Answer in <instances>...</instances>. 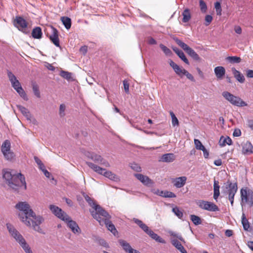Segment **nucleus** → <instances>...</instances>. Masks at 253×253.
<instances>
[{
	"label": "nucleus",
	"mask_w": 253,
	"mask_h": 253,
	"mask_svg": "<svg viewBox=\"0 0 253 253\" xmlns=\"http://www.w3.org/2000/svg\"><path fill=\"white\" fill-rule=\"evenodd\" d=\"M15 208L18 210V216L23 223L27 226L33 227L35 231L42 233L39 225L44 219L40 216H37L27 202H19L15 205Z\"/></svg>",
	"instance_id": "obj_1"
},
{
	"label": "nucleus",
	"mask_w": 253,
	"mask_h": 253,
	"mask_svg": "<svg viewBox=\"0 0 253 253\" xmlns=\"http://www.w3.org/2000/svg\"><path fill=\"white\" fill-rule=\"evenodd\" d=\"M3 178L9 187L15 191L22 187L24 190L27 188L25 177L21 173H15L12 170L4 169Z\"/></svg>",
	"instance_id": "obj_2"
},
{
	"label": "nucleus",
	"mask_w": 253,
	"mask_h": 253,
	"mask_svg": "<svg viewBox=\"0 0 253 253\" xmlns=\"http://www.w3.org/2000/svg\"><path fill=\"white\" fill-rule=\"evenodd\" d=\"M49 209L56 216L67 222L68 226L74 233H81V230L77 223L72 220L71 217L61 209L55 205H51L49 206Z\"/></svg>",
	"instance_id": "obj_3"
},
{
	"label": "nucleus",
	"mask_w": 253,
	"mask_h": 253,
	"mask_svg": "<svg viewBox=\"0 0 253 253\" xmlns=\"http://www.w3.org/2000/svg\"><path fill=\"white\" fill-rule=\"evenodd\" d=\"M93 213V217L98 221L100 225H105L108 230L114 235L117 232L115 226L110 220V215L105 210L102 211L99 214H96V212Z\"/></svg>",
	"instance_id": "obj_4"
},
{
	"label": "nucleus",
	"mask_w": 253,
	"mask_h": 253,
	"mask_svg": "<svg viewBox=\"0 0 253 253\" xmlns=\"http://www.w3.org/2000/svg\"><path fill=\"white\" fill-rule=\"evenodd\" d=\"M86 165L94 171L96 173L104 175L105 177L114 181H117L119 178L117 175L113 173L111 171L107 170L91 162H86Z\"/></svg>",
	"instance_id": "obj_5"
},
{
	"label": "nucleus",
	"mask_w": 253,
	"mask_h": 253,
	"mask_svg": "<svg viewBox=\"0 0 253 253\" xmlns=\"http://www.w3.org/2000/svg\"><path fill=\"white\" fill-rule=\"evenodd\" d=\"M242 206L246 204L250 207L253 206V190L248 188H242L240 190Z\"/></svg>",
	"instance_id": "obj_6"
},
{
	"label": "nucleus",
	"mask_w": 253,
	"mask_h": 253,
	"mask_svg": "<svg viewBox=\"0 0 253 253\" xmlns=\"http://www.w3.org/2000/svg\"><path fill=\"white\" fill-rule=\"evenodd\" d=\"M222 96L233 105L239 107L247 106V104L241 98L238 96H235L228 91L223 92Z\"/></svg>",
	"instance_id": "obj_7"
},
{
	"label": "nucleus",
	"mask_w": 253,
	"mask_h": 253,
	"mask_svg": "<svg viewBox=\"0 0 253 253\" xmlns=\"http://www.w3.org/2000/svg\"><path fill=\"white\" fill-rule=\"evenodd\" d=\"M175 42L182 48L189 56L196 61H200L201 58L198 54L188 45L177 38H173Z\"/></svg>",
	"instance_id": "obj_8"
},
{
	"label": "nucleus",
	"mask_w": 253,
	"mask_h": 253,
	"mask_svg": "<svg viewBox=\"0 0 253 253\" xmlns=\"http://www.w3.org/2000/svg\"><path fill=\"white\" fill-rule=\"evenodd\" d=\"M196 203L197 205L202 210L210 211H219L218 206L212 202L199 200H197Z\"/></svg>",
	"instance_id": "obj_9"
},
{
	"label": "nucleus",
	"mask_w": 253,
	"mask_h": 253,
	"mask_svg": "<svg viewBox=\"0 0 253 253\" xmlns=\"http://www.w3.org/2000/svg\"><path fill=\"white\" fill-rule=\"evenodd\" d=\"M7 230L10 235L15 240L19 243L25 239L23 236L15 228V227L9 223L6 224Z\"/></svg>",
	"instance_id": "obj_10"
},
{
	"label": "nucleus",
	"mask_w": 253,
	"mask_h": 253,
	"mask_svg": "<svg viewBox=\"0 0 253 253\" xmlns=\"http://www.w3.org/2000/svg\"><path fill=\"white\" fill-rule=\"evenodd\" d=\"M13 25L19 31L24 32L28 27V22L22 17L18 16L14 19Z\"/></svg>",
	"instance_id": "obj_11"
},
{
	"label": "nucleus",
	"mask_w": 253,
	"mask_h": 253,
	"mask_svg": "<svg viewBox=\"0 0 253 253\" xmlns=\"http://www.w3.org/2000/svg\"><path fill=\"white\" fill-rule=\"evenodd\" d=\"M229 189H228V199L230 201L232 206H233L234 196L238 190L237 183H232L230 182L228 184Z\"/></svg>",
	"instance_id": "obj_12"
},
{
	"label": "nucleus",
	"mask_w": 253,
	"mask_h": 253,
	"mask_svg": "<svg viewBox=\"0 0 253 253\" xmlns=\"http://www.w3.org/2000/svg\"><path fill=\"white\" fill-rule=\"evenodd\" d=\"M84 199L89 204V205L92 208L93 210L90 211L91 214L93 216V212H96V214H99L102 212V211H104L101 207L99 205H97L89 196L86 195L84 196Z\"/></svg>",
	"instance_id": "obj_13"
},
{
	"label": "nucleus",
	"mask_w": 253,
	"mask_h": 253,
	"mask_svg": "<svg viewBox=\"0 0 253 253\" xmlns=\"http://www.w3.org/2000/svg\"><path fill=\"white\" fill-rule=\"evenodd\" d=\"M90 159L95 163L101 164L105 167H110V165L109 163L104 160L100 155L97 154H92Z\"/></svg>",
	"instance_id": "obj_14"
},
{
	"label": "nucleus",
	"mask_w": 253,
	"mask_h": 253,
	"mask_svg": "<svg viewBox=\"0 0 253 253\" xmlns=\"http://www.w3.org/2000/svg\"><path fill=\"white\" fill-rule=\"evenodd\" d=\"M49 39L55 46L60 47L58 32L56 29L53 27L51 28V34L49 36Z\"/></svg>",
	"instance_id": "obj_15"
},
{
	"label": "nucleus",
	"mask_w": 253,
	"mask_h": 253,
	"mask_svg": "<svg viewBox=\"0 0 253 253\" xmlns=\"http://www.w3.org/2000/svg\"><path fill=\"white\" fill-rule=\"evenodd\" d=\"M134 176L137 179L145 185H148L152 183L151 179H150L147 176L144 175L140 173L135 174Z\"/></svg>",
	"instance_id": "obj_16"
},
{
	"label": "nucleus",
	"mask_w": 253,
	"mask_h": 253,
	"mask_svg": "<svg viewBox=\"0 0 253 253\" xmlns=\"http://www.w3.org/2000/svg\"><path fill=\"white\" fill-rule=\"evenodd\" d=\"M187 177L186 176H181L175 178L173 181L174 186L176 188H181L186 183Z\"/></svg>",
	"instance_id": "obj_17"
},
{
	"label": "nucleus",
	"mask_w": 253,
	"mask_h": 253,
	"mask_svg": "<svg viewBox=\"0 0 253 253\" xmlns=\"http://www.w3.org/2000/svg\"><path fill=\"white\" fill-rule=\"evenodd\" d=\"M169 63L170 66L172 68L176 74L180 76H182L184 74L183 70H186L184 69L180 68L178 65L175 63L172 60H169Z\"/></svg>",
	"instance_id": "obj_18"
},
{
	"label": "nucleus",
	"mask_w": 253,
	"mask_h": 253,
	"mask_svg": "<svg viewBox=\"0 0 253 253\" xmlns=\"http://www.w3.org/2000/svg\"><path fill=\"white\" fill-rule=\"evenodd\" d=\"M215 75L217 79H223L225 74V69L222 66H217L214 69Z\"/></svg>",
	"instance_id": "obj_19"
},
{
	"label": "nucleus",
	"mask_w": 253,
	"mask_h": 253,
	"mask_svg": "<svg viewBox=\"0 0 253 253\" xmlns=\"http://www.w3.org/2000/svg\"><path fill=\"white\" fill-rule=\"evenodd\" d=\"M175 159V156L172 153H168L162 156L160 161L166 163L173 162Z\"/></svg>",
	"instance_id": "obj_20"
},
{
	"label": "nucleus",
	"mask_w": 253,
	"mask_h": 253,
	"mask_svg": "<svg viewBox=\"0 0 253 253\" xmlns=\"http://www.w3.org/2000/svg\"><path fill=\"white\" fill-rule=\"evenodd\" d=\"M156 194L160 196L165 198H175L176 195L172 192L167 190H157Z\"/></svg>",
	"instance_id": "obj_21"
},
{
	"label": "nucleus",
	"mask_w": 253,
	"mask_h": 253,
	"mask_svg": "<svg viewBox=\"0 0 253 253\" xmlns=\"http://www.w3.org/2000/svg\"><path fill=\"white\" fill-rule=\"evenodd\" d=\"M232 73L235 79L240 83H243L245 82V79L244 76L239 72L235 68H232Z\"/></svg>",
	"instance_id": "obj_22"
},
{
	"label": "nucleus",
	"mask_w": 253,
	"mask_h": 253,
	"mask_svg": "<svg viewBox=\"0 0 253 253\" xmlns=\"http://www.w3.org/2000/svg\"><path fill=\"white\" fill-rule=\"evenodd\" d=\"M242 151L244 154H252L253 153V146L251 142L247 141L244 143Z\"/></svg>",
	"instance_id": "obj_23"
},
{
	"label": "nucleus",
	"mask_w": 253,
	"mask_h": 253,
	"mask_svg": "<svg viewBox=\"0 0 253 253\" xmlns=\"http://www.w3.org/2000/svg\"><path fill=\"white\" fill-rule=\"evenodd\" d=\"M171 242L172 245L174 246L181 253H187L183 246L177 239H172Z\"/></svg>",
	"instance_id": "obj_24"
},
{
	"label": "nucleus",
	"mask_w": 253,
	"mask_h": 253,
	"mask_svg": "<svg viewBox=\"0 0 253 253\" xmlns=\"http://www.w3.org/2000/svg\"><path fill=\"white\" fill-rule=\"evenodd\" d=\"M173 50L183 62H184L187 65L189 64L188 60L182 51L176 47L173 48Z\"/></svg>",
	"instance_id": "obj_25"
},
{
	"label": "nucleus",
	"mask_w": 253,
	"mask_h": 253,
	"mask_svg": "<svg viewBox=\"0 0 253 253\" xmlns=\"http://www.w3.org/2000/svg\"><path fill=\"white\" fill-rule=\"evenodd\" d=\"M119 242L120 245L126 252L128 253H132V248L127 242L123 240H120Z\"/></svg>",
	"instance_id": "obj_26"
},
{
	"label": "nucleus",
	"mask_w": 253,
	"mask_h": 253,
	"mask_svg": "<svg viewBox=\"0 0 253 253\" xmlns=\"http://www.w3.org/2000/svg\"><path fill=\"white\" fill-rule=\"evenodd\" d=\"M219 182L218 181L214 180L213 183V199L215 200H217L218 196L220 194L219 192Z\"/></svg>",
	"instance_id": "obj_27"
},
{
	"label": "nucleus",
	"mask_w": 253,
	"mask_h": 253,
	"mask_svg": "<svg viewBox=\"0 0 253 253\" xmlns=\"http://www.w3.org/2000/svg\"><path fill=\"white\" fill-rule=\"evenodd\" d=\"M147 234L151 237V238L156 240L157 242L165 244L166 243L165 241L158 236L157 234L155 233L152 230H150Z\"/></svg>",
	"instance_id": "obj_28"
},
{
	"label": "nucleus",
	"mask_w": 253,
	"mask_h": 253,
	"mask_svg": "<svg viewBox=\"0 0 253 253\" xmlns=\"http://www.w3.org/2000/svg\"><path fill=\"white\" fill-rule=\"evenodd\" d=\"M42 29L39 27H37L34 28L32 32V37L34 39H40L42 38Z\"/></svg>",
	"instance_id": "obj_29"
},
{
	"label": "nucleus",
	"mask_w": 253,
	"mask_h": 253,
	"mask_svg": "<svg viewBox=\"0 0 253 253\" xmlns=\"http://www.w3.org/2000/svg\"><path fill=\"white\" fill-rule=\"evenodd\" d=\"M232 143V141L231 139L227 136L226 137H224V136H221L219 140V144L221 146H224L226 144L228 145H231Z\"/></svg>",
	"instance_id": "obj_30"
},
{
	"label": "nucleus",
	"mask_w": 253,
	"mask_h": 253,
	"mask_svg": "<svg viewBox=\"0 0 253 253\" xmlns=\"http://www.w3.org/2000/svg\"><path fill=\"white\" fill-rule=\"evenodd\" d=\"M2 153L4 158L8 161H12L15 156L14 152L11 149H9V150L6 151V152H2Z\"/></svg>",
	"instance_id": "obj_31"
},
{
	"label": "nucleus",
	"mask_w": 253,
	"mask_h": 253,
	"mask_svg": "<svg viewBox=\"0 0 253 253\" xmlns=\"http://www.w3.org/2000/svg\"><path fill=\"white\" fill-rule=\"evenodd\" d=\"M61 20L67 30L70 29L72 23L71 19L70 18L66 16L62 17Z\"/></svg>",
	"instance_id": "obj_32"
},
{
	"label": "nucleus",
	"mask_w": 253,
	"mask_h": 253,
	"mask_svg": "<svg viewBox=\"0 0 253 253\" xmlns=\"http://www.w3.org/2000/svg\"><path fill=\"white\" fill-rule=\"evenodd\" d=\"M11 149V143L9 140H5L2 144L1 146V152H6L7 150Z\"/></svg>",
	"instance_id": "obj_33"
},
{
	"label": "nucleus",
	"mask_w": 253,
	"mask_h": 253,
	"mask_svg": "<svg viewBox=\"0 0 253 253\" xmlns=\"http://www.w3.org/2000/svg\"><path fill=\"white\" fill-rule=\"evenodd\" d=\"M17 107L27 119H29L31 117V114L27 108L21 105H17Z\"/></svg>",
	"instance_id": "obj_34"
},
{
	"label": "nucleus",
	"mask_w": 253,
	"mask_h": 253,
	"mask_svg": "<svg viewBox=\"0 0 253 253\" xmlns=\"http://www.w3.org/2000/svg\"><path fill=\"white\" fill-rule=\"evenodd\" d=\"M242 224L244 229L246 231H248L250 227V223L244 213L242 214Z\"/></svg>",
	"instance_id": "obj_35"
},
{
	"label": "nucleus",
	"mask_w": 253,
	"mask_h": 253,
	"mask_svg": "<svg viewBox=\"0 0 253 253\" xmlns=\"http://www.w3.org/2000/svg\"><path fill=\"white\" fill-rule=\"evenodd\" d=\"M183 19L182 21L184 23L187 22L191 18V14L188 9H186L182 13Z\"/></svg>",
	"instance_id": "obj_36"
},
{
	"label": "nucleus",
	"mask_w": 253,
	"mask_h": 253,
	"mask_svg": "<svg viewBox=\"0 0 253 253\" xmlns=\"http://www.w3.org/2000/svg\"><path fill=\"white\" fill-rule=\"evenodd\" d=\"M226 60L231 63H239L241 61V58L237 56H228Z\"/></svg>",
	"instance_id": "obj_37"
},
{
	"label": "nucleus",
	"mask_w": 253,
	"mask_h": 253,
	"mask_svg": "<svg viewBox=\"0 0 253 253\" xmlns=\"http://www.w3.org/2000/svg\"><path fill=\"white\" fill-rule=\"evenodd\" d=\"M15 90L24 100H28V98L27 96L26 92H25L24 90L22 87V86L19 87L18 89H17Z\"/></svg>",
	"instance_id": "obj_38"
},
{
	"label": "nucleus",
	"mask_w": 253,
	"mask_h": 253,
	"mask_svg": "<svg viewBox=\"0 0 253 253\" xmlns=\"http://www.w3.org/2000/svg\"><path fill=\"white\" fill-rule=\"evenodd\" d=\"M60 76L68 81L72 79V73L65 71H61L59 74Z\"/></svg>",
	"instance_id": "obj_39"
},
{
	"label": "nucleus",
	"mask_w": 253,
	"mask_h": 253,
	"mask_svg": "<svg viewBox=\"0 0 253 253\" xmlns=\"http://www.w3.org/2000/svg\"><path fill=\"white\" fill-rule=\"evenodd\" d=\"M190 219L192 220L193 223L196 225L201 224L202 223L200 217L194 214L190 215Z\"/></svg>",
	"instance_id": "obj_40"
},
{
	"label": "nucleus",
	"mask_w": 253,
	"mask_h": 253,
	"mask_svg": "<svg viewBox=\"0 0 253 253\" xmlns=\"http://www.w3.org/2000/svg\"><path fill=\"white\" fill-rule=\"evenodd\" d=\"M214 7L216 10V13L217 15H221L222 9L220 3L218 1H216L214 3Z\"/></svg>",
	"instance_id": "obj_41"
},
{
	"label": "nucleus",
	"mask_w": 253,
	"mask_h": 253,
	"mask_svg": "<svg viewBox=\"0 0 253 253\" xmlns=\"http://www.w3.org/2000/svg\"><path fill=\"white\" fill-rule=\"evenodd\" d=\"M7 76L11 84H13V82L18 81L15 76L11 72L8 71Z\"/></svg>",
	"instance_id": "obj_42"
},
{
	"label": "nucleus",
	"mask_w": 253,
	"mask_h": 253,
	"mask_svg": "<svg viewBox=\"0 0 253 253\" xmlns=\"http://www.w3.org/2000/svg\"><path fill=\"white\" fill-rule=\"evenodd\" d=\"M194 141L195 148L197 150H203V149H204V148L205 147V146L202 144V143L199 140L195 139Z\"/></svg>",
	"instance_id": "obj_43"
},
{
	"label": "nucleus",
	"mask_w": 253,
	"mask_h": 253,
	"mask_svg": "<svg viewBox=\"0 0 253 253\" xmlns=\"http://www.w3.org/2000/svg\"><path fill=\"white\" fill-rule=\"evenodd\" d=\"M172 211L174 213V214L179 218H182L183 217V212L179 210V208L177 207H175L172 209Z\"/></svg>",
	"instance_id": "obj_44"
},
{
	"label": "nucleus",
	"mask_w": 253,
	"mask_h": 253,
	"mask_svg": "<svg viewBox=\"0 0 253 253\" xmlns=\"http://www.w3.org/2000/svg\"><path fill=\"white\" fill-rule=\"evenodd\" d=\"M170 115L172 120V125L173 126L179 125V122L174 114L172 112H170Z\"/></svg>",
	"instance_id": "obj_45"
},
{
	"label": "nucleus",
	"mask_w": 253,
	"mask_h": 253,
	"mask_svg": "<svg viewBox=\"0 0 253 253\" xmlns=\"http://www.w3.org/2000/svg\"><path fill=\"white\" fill-rule=\"evenodd\" d=\"M199 4L201 11L205 13L207 10V6L206 2L203 0H200Z\"/></svg>",
	"instance_id": "obj_46"
},
{
	"label": "nucleus",
	"mask_w": 253,
	"mask_h": 253,
	"mask_svg": "<svg viewBox=\"0 0 253 253\" xmlns=\"http://www.w3.org/2000/svg\"><path fill=\"white\" fill-rule=\"evenodd\" d=\"M34 160H35V162H36V163L38 164L39 168L41 170H42L44 168H45L44 165L42 163L41 160L40 159H39L37 157H35Z\"/></svg>",
	"instance_id": "obj_47"
},
{
	"label": "nucleus",
	"mask_w": 253,
	"mask_h": 253,
	"mask_svg": "<svg viewBox=\"0 0 253 253\" xmlns=\"http://www.w3.org/2000/svg\"><path fill=\"white\" fill-rule=\"evenodd\" d=\"M33 90L34 94L38 97H41L40 92L39 89V87L37 84L33 85Z\"/></svg>",
	"instance_id": "obj_48"
},
{
	"label": "nucleus",
	"mask_w": 253,
	"mask_h": 253,
	"mask_svg": "<svg viewBox=\"0 0 253 253\" xmlns=\"http://www.w3.org/2000/svg\"><path fill=\"white\" fill-rule=\"evenodd\" d=\"M160 46L163 52L167 55H170L171 53V50L167 46L163 44H161Z\"/></svg>",
	"instance_id": "obj_49"
},
{
	"label": "nucleus",
	"mask_w": 253,
	"mask_h": 253,
	"mask_svg": "<svg viewBox=\"0 0 253 253\" xmlns=\"http://www.w3.org/2000/svg\"><path fill=\"white\" fill-rule=\"evenodd\" d=\"M130 167L132 169H133L134 170H135L136 171L139 172V171H141V167L137 164H136V163L131 164Z\"/></svg>",
	"instance_id": "obj_50"
},
{
	"label": "nucleus",
	"mask_w": 253,
	"mask_h": 253,
	"mask_svg": "<svg viewBox=\"0 0 253 253\" xmlns=\"http://www.w3.org/2000/svg\"><path fill=\"white\" fill-rule=\"evenodd\" d=\"M66 106L64 104H62L60 105L59 107V115L60 117H62L65 116V111Z\"/></svg>",
	"instance_id": "obj_51"
},
{
	"label": "nucleus",
	"mask_w": 253,
	"mask_h": 253,
	"mask_svg": "<svg viewBox=\"0 0 253 253\" xmlns=\"http://www.w3.org/2000/svg\"><path fill=\"white\" fill-rule=\"evenodd\" d=\"M212 20V17L211 15H207L205 17V25L208 26L211 22Z\"/></svg>",
	"instance_id": "obj_52"
},
{
	"label": "nucleus",
	"mask_w": 253,
	"mask_h": 253,
	"mask_svg": "<svg viewBox=\"0 0 253 253\" xmlns=\"http://www.w3.org/2000/svg\"><path fill=\"white\" fill-rule=\"evenodd\" d=\"M183 75H185L186 77L191 81L193 82L195 81L193 76L191 74H190L187 70H183Z\"/></svg>",
	"instance_id": "obj_53"
},
{
	"label": "nucleus",
	"mask_w": 253,
	"mask_h": 253,
	"mask_svg": "<svg viewBox=\"0 0 253 253\" xmlns=\"http://www.w3.org/2000/svg\"><path fill=\"white\" fill-rule=\"evenodd\" d=\"M123 84L125 92L128 93L129 92V83L127 81L124 80L123 82Z\"/></svg>",
	"instance_id": "obj_54"
},
{
	"label": "nucleus",
	"mask_w": 253,
	"mask_h": 253,
	"mask_svg": "<svg viewBox=\"0 0 253 253\" xmlns=\"http://www.w3.org/2000/svg\"><path fill=\"white\" fill-rule=\"evenodd\" d=\"M140 227L147 234L149 231L151 230L149 229V227L146 225L145 224L143 223Z\"/></svg>",
	"instance_id": "obj_55"
},
{
	"label": "nucleus",
	"mask_w": 253,
	"mask_h": 253,
	"mask_svg": "<svg viewBox=\"0 0 253 253\" xmlns=\"http://www.w3.org/2000/svg\"><path fill=\"white\" fill-rule=\"evenodd\" d=\"M19 244L24 250L29 246L25 239L24 240V241H22L21 242L19 243Z\"/></svg>",
	"instance_id": "obj_56"
},
{
	"label": "nucleus",
	"mask_w": 253,
	"mask_h": 253,
	"mask_svg": "<svg viewBox=\"0 0 253 253\" xmlns=\"http://www.w3.org/2000/svg\"><path fill=\"white\" fill-rule=\"evenodd\" d=\"M11 85L15 90L18 89L19 87L21 86V85L19 81L15 83L13 82V84H12Z\"/></svg>",
	"instance_id": "obj_57"
},
{
	"label": "nucleus",
	"mask_w": 253,
	"mask_h": 253,
	"mask_svg": "<svg viewBox=\"0 0 253 253\" xmlns=\"http://www.w3.org/2000/svg\"><path fill=\"white\" fill-rule=\"evenodd\" d=\"M246 76L248 78H253V70L248 69L246 71Z\"/></svg>",
	"instance_id": "obj_58"
},
{
	"label": "nucleus",
	"mask_w": 253,
	"mask_h": 253,
	"mask_svg": "<svg viewBox=\"0 0 253 253\" xmlns=\"http://www.w3.org/2000/svg\"><path fill=\"white\" fill-rule=\"evenodd\" d=\"M80 51L83 53L84 54H86L87 51V46L85 45L82 46L80 48Z\"/></svg>",
	"instance_id": "obj_59"
},
{
	"label": "nucleus",
	"mask_w": 253,
	"mask_h": 253,
	"mask_svg": "<svg viewBox=\"0 0 253 253\" xmlns=\"http://www.w3.org/2000/svg\"><path fill=\"white\" fill-rule=\"evenodd\" d=\"M241 135V132L240 129H235L233 132V135L234 136H240Z\"/></svg>",
	"instance_id": "obj_60"
},
{
	"label": "nucleus",
	"mask_w": 253,
	"mask_h": 253,
	"mask_svg": "<svg viewBox=\"0 0 253 253\" xmlns=\"http://www.w3.org/2000/svg\"><path fill=\"white\" fill-rule=\"evenodd\" d=\"M201 150L203 152L204 157L205 158H208L209 153L208 151L206 149V148L204 147V149H203V150Z\"/></svg>",
	"instance_id": "obj_61"
},
{
	"label": "nucleus",
	"mask_w": 253,
	"mask_h": 253,
	"mask_svg": "<svg viewBox=\"0 0 253 253\" xmlns=\"http://www.w3.org/2000/svg\"><path fill=\"white\" fill-rule=\"evenodd\" d=\"M99 244L105 247H108V245L107 243V242L103 239H101L99 241Z\"/></svg>",
	"instance_id": "obj_62"
},
{
	"label": "nucleus",
	"mask_w": 253,
	"mask_h": 253,
	"mask_svg": "<svg viewBox=\"0 0 253 253\" xmlns=\"http://www.w3.org/2000/svg\"><path fill=\"white\" fill-rule=\"evenodd\" d=\"M234 30L235 32L238 34H240L242 33V29L239 26H235L234 28Z\"/></svg>",
	"instance_id": "obj_63"
},
{
	"label": "nucleus",
	"mask_w": 253,
	"mask_h": 253,
	"mask_svg": "<svg viewBox=\"0 0 253 253\" xmlns=\"http://www.w3.org/2000/svg\"><path fill=\"white\" fill-rule=\"evenodd\" d=\"M214 164L216 166H220L222 165V161L220 159L216 160L214 161Z\"/></svg>",
	"instance_id": "obj_64"
}]
</instances>
